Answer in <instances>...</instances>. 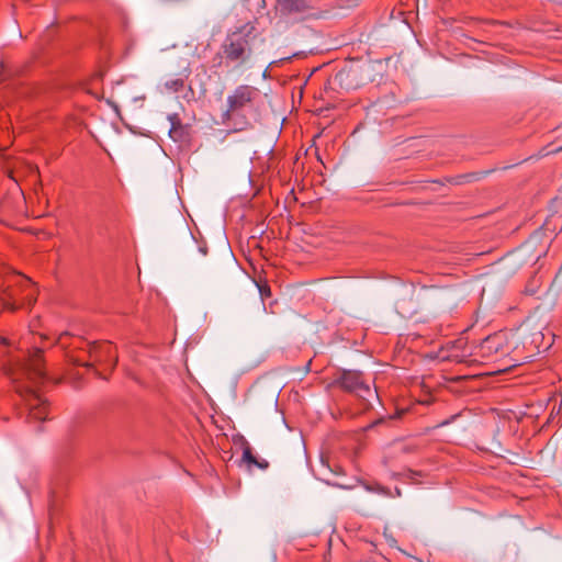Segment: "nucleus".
<instances>
[{
  "mask_svg": "<svg viewBox=\"0 0 562 562\" xmlns=\"http://www.w3.org/2000/svg\"><path fill=\"white\" fill-rule=\"evenodd\" d=\"M0 301L3 307L11 310L32 305L36 301L35 285L20 273H7L0 278Z\"/></svg>",
  "mask_w": 562,
  "mask_h": 562,
  "instance_id": "1",
  "label": "nucleus"
},
{
  "mask_svg": "<svg viewBox=\"0 0 562 562\" xmlns=\"http://www.w3.org/2000/svg\"><path fill=\"white\" fill-rule=\"evenodd\" d=\"M258 89L252 86L240 85L236 87L227 97V108L222 114L223 122L233 121V119L245 108L252 105L254 101L258 98Z\"/></svg>",
  "mask_w": 562,
  "mask_h": 562,
  "instance_id": "2",
  "label": "nucleus"
},
{
  "mask_svg": "<svg viewBox=\"0 0 562 562\" xmlns=\"http://www.w3.org/2000/svg\"><path fill=\"white\" fill-rule=\"evenodd\" d=\"M510 344L507 331H497L490 335L479 345H475L476 363L491 360L497 356H506Z\"/></svg>",
  "mask_w": 562,
  "mask_h": 562,
  "instance_id": "3",
  "label": "nucleus"
},
{
  "mask_svg": "<svg viewBox=\"0 0 562 562\" xmlns=\"http://www.w3.org/2000/svg\"><path fill=\"white\" fill-rule=\"evenodd\" d=\"M222 52L227 60L239 65L245 64L251 54L248 35L241 32L228 34L222 44Z\"/></svg>",
  "mask_w": 562,
  "mask_h": 562,
  "instance_id": "4",
  "label": "nucleus"
},
{
  "mask_svg": "<svg viewBox=\"0 0 562 562\" xmlns=\"http://www.w3.org/2000/svg\"><path fill=\"white\" fill-rule=\"evenodd\" d=\"M475 345L470 344L468 338L460 337L449 341L442 350V359L457 362L473 364L476 363Z\"/></svg>",
  "mask_w": 562,
  "mask_h": 562,
  "instance_id": "5",
  "label": "nucleus"
},
{
  "mask_svg": "<svg viewBox=\"0 0 562 562\" xmlns=\"http://www.w3.org/2000/svg\"><path fill=\"white\" fill-rule=\"evenodd\" d=\"M25 405L27 406V419L34 422H43L48 416V405L40 394H37L31 386H25L24 390L19 389Z\"/></svg>",
  "mask_w": 562,
  "mask_h": 562,
  "instance_id": "6",
  "label": "nucleus"
},
{
  "mask_svg": "<svg viewBox=\"0 0 562 562\" xmlns=\"http://www.w3.org/2000/svg\"><path fill=\"white\" fill-rule=\"evenodd\" d=\"M338 383L345 391L353 392L366 401L375 394V391H372L370 386L362 380V374L359 371H344L338 380Z\"/></svg>",
  "mask_w": 562,
  "mask_h": 562,
  "instance_id": "7",
  "label": "nucleus"
},
{
  "mask_svg": "<svg viewBox=\"0 0 562 562\" xmlns=\"http://www.w3.org/2000/svg\"><path fill=\"white\" fill-rule=\"evenodd\" d=\"M21 374L25 375L33 385H40L45 381L46 374L40 348H34L30 352L27 361L21 366Z\"/></svg>",
  "mask_w": 562,
  "mask_h": 562,
  "instance_id": "8",
  "label": "nucleus"
},
{
  "mask_svg": "<svg viewBox=\"0 0 562 562\" xmlns=\"http://www.w3.org/2000/svg\"><path fill=\"white\" fill-rule=\"evenodd\" d=\"M89 355L93 361L114 368L117 363L115 347L110 341H95L89 346Z\"/></svg>",
  "mask_w": 562,
  "mask_h": 562,
  "instance_id": "9",
  "label": "nucleus"
},
{
  "mask_svg": "<svg viewBox=\"0 0 562 562\" xmlns=\"http://www.w3.org/2000/svg\"><path fill=\"white\" fill-rule=\"evenodd\" d=\"M281 10L289 14H302L304 18L314 16L313 7L307 0H278Z\"/></svg>",
  "mask_w": 562,
  "mask_h": 562,
  "instance_id": "10",
  "label": "nucleus"
},
{
  "mask_svg": "<svg viewBox=\"0 0 562 562\" xmlns=\"http://www.w3.org/2000/svg\"><path fill=\"white\" fill-rule=\"evenodd\" d=\"M184 87V80L181 78H173L170 80H167L162 87L161 92H179Z\"/></svg>",
  "mask_w": 562,
  "mask_h": 562,
  "instance_id": "11",
  "label": "nucleus"
},
{
  "mask_svg": "<svg viewBox=\"0 0 562 562\" xmlns=\"http://www.w3.org/2000/svg\"><path fill=\"white\" fill-rule=\"evenodd\" d=\"M243 459L244 461H246L247 463L249 464H255V465H258L259 468H267L268 467V463L265 462V463H259L257 461V459L254 457V454L251 453V450L250 448H245L244 451H243Z\"/></svg>",
  "mask_w": 562,
  "mask_h": 562,
  "instance_id": "12",
  "label": "nucleus"
},
{
  "mask_svg": "<svg viewBox=\"0 0 562 562\" xmlns=\"http://www.w3.org/2000/svg\"><path fill=\"white\" fill-rule=\"evenodd\" d=\"M259 291L262 297H268L271 295L270 288L267 284L259 285Z\"/></svg>",
  "mask_w": 562,
  "mask_h": 562,
  "instance_id": "13",
  "label": "nucleus"
},
{
  "mask_svg": "<svg viewBox=\"0 0 562 562\" xmlns=\"http://www.w3.org/2000/svg\"><path fill=\"white\" fill-rule=\"evenodd\" d=\"M385 538L391 547H395L396 540L393 537L385 535Z\"/></svg>",
  "mask_w": 562,
  "mask_h": 562,
  "instance_id": "14",
  "label": "nucleus"
}]
</instances>
